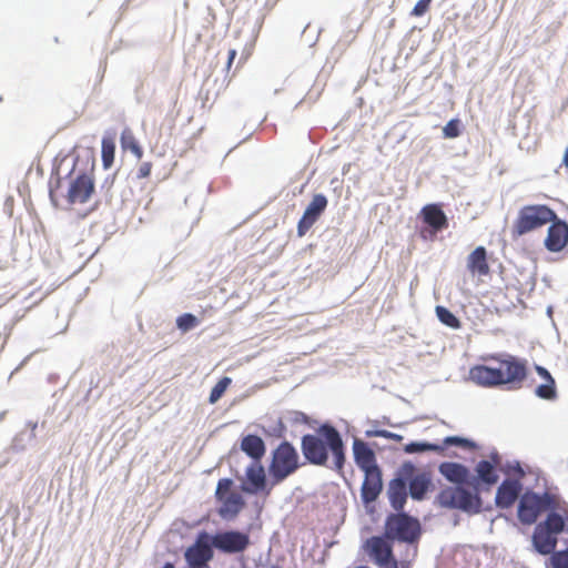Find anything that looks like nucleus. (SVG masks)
<instances>
[{
    "mask_svg": "<svg viewBox=\"0 0 568 568\" xmlns=\"http://www.w3.org/2000/svg\"><path fill=\"white\" fill-rule=\"evenodd\" d=\"M467 268L471 274L485 276L490 267L487 261V251L484 246H477L467 257Z\"/></svg>",
    "mask_w": 568,
    "mask_h": 568,
    "instance_id": "obj_22",
    "label": "nucleus"
},
{
    "mask_svg": "<svg viewBox=\"0 0 568 568\" xmlns=\"http://www.w3.org/2000/svg\"><path fill=\"white\" fill-rule=\"evenodd\" d=\"M328 204L327 197L322 194H314L302 217L297 223V235L304 236L324 213Z\"/></svg>",
    "mask_w": 568,
    "mask_h": 568,
    "instance_id": "obj_13",
    "label": "nucleus"
},
{
    "mask_svg": "<svg viewBox=\"0 0 568 568\" xmlns=\"http://www.w3.org/2000/svg\"><path fill=\"white\" fill-rule=\"evenodd\" d=\"M246 486L243 490L250 494L264 493L270 495L271 488L266 485L265 469L261 462H254L246 468Z\"/></svg>",
    "mask_w": 568,
    "mask_h": 568,
    "instance_id": "obj_17",
    "label": "nucleus"
},
{
    "mask_svg": "<svg viewBox=\"0 0 568 568\" xmlns=\"http://www.w3.org/2000/svg\"><path fill=\"white\" fill-rule=\"evenodd\" d=\"M514 470L519 475V477L525 476V471L521 469L520 465L517 463V465L514 467Z\"/></svg>",
    "mask_w": 568,
    "mask_h": 568,
    "instance_id": "obj_42",
    "label": "nucleus"
},
{
    "mask_svg": "<svg viewBox=\"0 0 568 568\" xmlns=\"http://www.w3.org/2000/svg\"><path fill=\"white\" fill-rule=\"evenodd\" d=\"M301 450L305 460L315 466H327L328 453H332L333 467L342 471L345 464V448L338 430L329 425H321L314 434H306L301 439Z\"/></svg>",
    "mask_w": 568,
    "mask_h": 568,
    "instance_id": "obj_1",
    "label": "nucleus"
},
{
    "mask_svg": "<svg viewBox=\"0 0 568 568\" xmlns=\"http://www.w3.org/2000/svg\"><path fill=\"white\" fill-rule=\"evenodd\" d=\"M248 545V535L236 530L217 532L212 537V546L226 554L244 551Z\"/></svg>",
    "mask_w": 568,
    "mask_h": 568,
    "instance_id": "obj_12",
    "label": "nucleus"
},
{
    "mask_svg": "<svg viewBox=\"0 0 568 568\" xmlns=\"http://www.w3.org/2000/svg\"><path fill=\"white\" fill-rule=\"evenodd\" d=\"M385 536L393 540L414 542L420 536V524L407 514H393L386 520Z\"/></svg>",
    "mask_w": 568,
    "mask_h": 568,
    "instance_id": "obj_9",
    "label": "nucleus"
},
{
    "mask_svg": "<svg viewBox=\"0 0 568 568\" xmlns=\"http://www.w3.org/2000/svg\"><path fill=\"white\" fill-rule=\"evenodd\" d=\"M521 491V484L519 480H504L496 493V505L499 508L506 509L514 505Z\"/></svg>",
    "mask_w": 568,
    "mask_h": 568,
    "instance_id": "obj_18",
    "label": "nucleus"
},
{
    "mask_svg": "<svg viewBox=\"0 0 568 568\" xmlns=\"http://www.w3.org/2000/svg\"><path fill=\"white\" fill-rule=\"evenodd\" d=\"M430 2L432 0H419L413 8L410 14L414 17L424 16L429 10Z\"/></svg>",
    "mask_w": 568,
    "mask_h": 568,
    "instance_id": "obj_37",
    "label": "nucleus"
},
{
    "mask_svg": "<svg viewBox=\"0 0 568 568\" xmlns=\"http://www.w3.org/2000/svg\"><path fill=\"white\" fill-rule=\"evenodd\" d=\"M476 473L478 478L487 485H495L498 481V475L495 471V467L488 460H480L476 466Z\"/></svg>",
    "mask_w": 568,
    "mask_h": 568,
    "instance_id": "obj_28",
    "label": "nucleus"
},
{
    "mask_svg": "<svg viewBox=\"0 0 568 568\" xmlns=\"http://www.w3.org/2000/svg\"><path fill=\"white\" fill-rule=\"evenodd\" d=\"M405 453L407 454H414V453H422V452H443L444 446L437 445V444H429V443H409L404 447Z\"/></svg>",
    "mask_w": 568,
    "mask_h": 568,
    "instance_id": "obj_31",
    "label": "nucleus"
},
{
    "mask_svg": "<svg viewBox=\"0 0 568 568\" xmlns=\"http://www.w3.org/2000/svg\"><path fill=\"white\" fill-rule=\"evenodd\" d=\"M353 452L355 463L363 471L378 468L375 453L365 442L356 439Z\"/></svg>",
    "mask_w": 568,
    "mask_h": 568,
    "instance_id": "obj_20",
    "label": "nucleus"
},
{
    "mask_svg": "<svg viewBox=\"0 0 568 568\" xmlns=\"http://www.w3.org/2000/svg\"><path fill=\"white\" fill-rule=\"evenodd\" d=\"M231 383H232V379L230 377H227V376L222 377L212 388L210 397H209V402L211 404L216 403L223 396V394L225 393L227 387L231 385Z\"/></svg>",
    "mask_w": 568,
    "mask_h": 568,
    "instance_id": "obj_32",
    "label": "nucleus"
},
{
    "mask_svg": "<svg viewBox=\"0 0 568 568\" xmlns=\"http://www.w3.org/2000/svg\"><path fill=\"white\" fill-rule=\"evenodd\" d=\"M151 171H152V163L151 162H143V163L140 164V166L138 169L136 178L138 179H146V178L150 176Z\"/></svg>",
    "mask_w": 568,
    "mask_h": 568,
    "instance_id": "obj_38",
    "label": "nucleus"
},
{
    "mask_svg": "<svg viewBox=\"0 0 568 568\" xmlns=\"http://www.w3.org/2000/svg\"><path fill=\"white\" fill-rule=\"evenodd\" d=\"M302 466L296 448L287 440L282 442L273 452L268 466L272 484L284 481Z\"/></svg>",
    "mask_w": 568,
    "mask_h": 568,
    "instance_id": "obj_5",
    "label": "nucleus"
},
{
    "mask_svg": "<svg viewBox=\"0 0 568 568\" xmlns=\"http://www.w3.org/2000/svg\"><path fill=\"white\" fill-rule=\"evenodd\" d=\"M436 315L438 320L446 326L458 329L462 326L460 321L446 307L444 306H437L436 307Z\"/></svg>",
    "mask_w": 568,
    "mask_h": 568,
    "instance_id": "obj_30",
    "label": "nucleus"
},
{
    "mask_svg": "<svg viewBox=\"0 0 568 568\" xmlns=\"http://www.w3.org/2000/svg\"><path fill=\"white\" fill-rule=\"evenodd\" d=\"M459 120L458 119H452L447 122V124L443 129L444 136L447 139H454L459 136L460 130H459Z\"/></svg>",
    "mask_w": 568,
    "mask_h": 568,
    "instance_id": "obj_34",
    "label": "nucleus"
},
{
    "mask_svg": "<svg viewBox=\"0 0 568 568\" xmlns=\"http://www.w3.org/2000/svg\"><path fill=\"white\" fill-rule=\"evenodd\" d=\"M185 560L191 568H203L213 557V550L207 542V535L202 534L194 545L189 547L184 554Z\"/></svg>",
    "mask_w": 568,
    "mask_h": 568,
    "instance_id": "obj_15",
    "label": "nucleus"
},
{
    "mask_svg": "<svg viewBox=\"0 0 568 568\" xmlns=\"http://www.w3.org/2000/svg\"><path fill=\"white\" fill-rule=\"evenodd\" d=\"M120 143H121V146L123 150L130 151L139 160L142 159L143 149L140 145L139 141L136 140V138L133 134L131 129L125 128L121 132Z\"/></svg>",
    "mask_w": 568,
    "mask_h": 568,
    "instance_id": "obj_27",
    "label": "nucleus"
},
{
    "mask_svg": "<svg viewBox=\"0 0 568 568\" xmlns=\"http://www.w3.org/2000/svg\"><path fill=\"white\" fill-rule=\"evenodd\" d=\"M251 53H252V49H251V48H250V49H245V50L242 52V57H241L240 62H243V63H244V62L248 59V57L251 55Z\"/></svg>",
    "mask_w": 568,
    "mask_h": 568,
    "instance_id": "obj_40",
    "label": "nucleus"
},
{
    "mask_svg": "<svg viewBox=\"0 0 568 568\" xmlns=\"http://www.w3.org/2000/svg\"><path fill=\"white\" fill-rule=\"evenodd\" d=\"M550 226L548 227L547 235L545 239V247L552 253H558L562 251L568 244V224L558 219L549 222Z\"/></svg>",
    "mask_w": 568,
    "mask_h": 568,
    "instance_id": "obj_14",
    "label": "nucleus"
},
{
    "mask_svg": "<svg viewBox=\"0 0 568 568\" xmlns=\"http://www.w3.org/2000/svg\"><path fill=\"white\" fill-rule=\"evenodd\" d=\"M551 564L554 568H568V550L552 552Z\"/></svg>",
    "mask_w": 568,
    "mask_h": 568,
    "instance_id": "obj_35",
    "label": "nucleus"
},
{
    "mask_svg": "<svg viewBox=\"0 0 568 568\" xmlns=\"http://www.w3.org/2000/svg\"><path fill=\"white\" fill-rule=\"evenodd\" d=\"M236 54H237V51L236 49H230L229 50V57H227V62H226V70L229 71L236 58Z\"/></svg>",
    "mask_w": 568,
    "mask_h": 568,
    "instance_id": "obj_39",
    "label": "nucleus"
},
{
    "mask_svg": "<svg viewBox=\"0 0 568 568\" xmlns=\"http://www.w3.org/2000/svg\"><path fill=\"white\" fill-rule=\"evenodd\" d=\"M535 371L544 379V384L535 389L537 397L546 400H554L557 398L556 382L551 374L542 366L536 365Z\"/></svg>",
    "mask_w": 568,
    "mask_h": 568,
    "instance_id": "obj_23",
    "label": "nucleus"
},
{
    "mask_svg": "<svg viewBox=\"0 0 568 568\" xmlns=\"http://www.w3.org/2000/svg\"><path fill=\"white\" fill-rule=\"evenodd\" d=\"M162 568H175L173 564L166 562Z\"/></svg>",
    "mask_w": 568,
    "mask_h": 568,
    "instance_id": "obj_44",
    "label": "nucleus"
},
{
    "mask_svg": "<svg viewBox=\"0 0 568 568\" xmlns=\"http://www.w3.org/2000/svg\"><path fill=\"white\" fill-rule=\"evenodd\" d=\"M556 219V212L547 205L534 204L523 206L511 226L513 239L539 230Z\"/></svg>",
    "mask_w": 568,
    "mask_h": 568,
    "instance_id": "obj_4",
    "label": "nucleus"
},
{
    "mask_svg": "<svg viewBox=\"0 0 568 568\" xmlns=\"http://www.w3.org/2000/svg\"><path fill=\"white\" fill-rule=\"evenodd\" d=\"M95 192L94 179L89 173H80L71 178L67 187L63 190L60 182L50 190L51 201L55 206H68L85 204Z\"/></svg>",
    "mask_w": 568,
    "mask_h": 568,
    "instance_id": "obj_3",
    "label": "nucleus"
},
{
    "mask_svg": "<svg viewBox=\"0 0 568 568\" xmlns=\"http://www.w3.org/2000/svg\"><path fill=\"white\" fill-rule=\"evenodd\" d=\"M424 222L435 231L447 227L448 222L444 211L437 204H427L422 209Z\"/></svg>",
    "mask_w": 568,
    "mask_h": 568,
    "instance_id": "obj_24",
    "label": "nucleus"
},
{
    "mask_svg": "<svg viewBox=\"0 0 568 568\" xmlns=\"http://www.w3.org/2000/svg\"><path fill=\"white\" fill-rule=\"evenodd\" d=\"M115 143L113 138L104 136L101 142V159L104 169L112 166L114 162Z\"/></svg>",
    "mask_w": 568,
    "mask_h": 568,
    "instance_id": "obj_29",
    "label": "nucleus"
},
{
    "mask_svg": "<svg viewBox=\"0 0 568 568\" xmlns=\"http://www.w3.org/2000/svg\"><path fill=\"white\" fill-rule=\"evenodd\" d=\"M382 435L386 438H392V439H396V440H399L402 438L400 435H396V434L388 433V432H383Z\"/></svg>",
    "mask_w": 568,
    "mask_h": 568,
    "instance_id": "obj_41",
    "label": "nucleus"
},
{
    "mask_svg": "<svg viewBox=\"0 0 568 568\" xmlns=\"http://www.w3.org/2000/svg\"><path fill=\"white\" fill-rule=\"evenodd\" d=\"M400 475L405 481L409 480V495L415 500H423L433 486L432 474L429 471L416 473V467L412 463H405L402 466Z\"/></svg>",
    "mask_w": 568,
    "mask_h": 568,
    "instance_id": "obj_11",
    "label": "nucleus"
},
{
    "mask_svg": "<svg viewBox=\"0 0 568 568\" xmlns=\"http://www.w3.org/2000/svg\"><path fill=\"white\" fill-rule=\"evenodd\" d=\"M365 478L362 485V499L364 503L374 501L382 491V473L379 468L365 470Z\"/></svg>",
    "mask_w": 568,
    "mask_h": 568,
    "instance_id": "obj_19",
    "label": "nucleus"
},
{
    "mask_svg": "<svg viewBox=\"0 0 568 568\" xmlns=\"http://www.w3.org/2000/svg\"><path fill=\"white\" fill-rule=\"evenodd\" d=\"M565 519L558 513H549L544 521L536 525L532 544L536 550L541 555H550L554 552L558 535L565 529Z\"/></svg>",
    "mask_w": 568,
    "mask_h": 568,
    "instance_id": "obj_6",
    "label": "nucleus"
},
{
    "mask_svg": "<svg viewBox=\"0 0 568 568\" xmlns=\"http://www.w3.org/2000/svg\"><path fill=\"white\" fill-rule=\"evenodd\" d=\"M369 555L379 568H398L393 557L392 546L382 537H372L367 540Z\"/></svg>",
    "mask_w": 568,
    "mask_h": 568,
    "instance_id": "obj_16",
    "label": "nucleus"
},
{
    "mask_svg": "<svg viewBox=\"0 0 568 568\" xmlns=\"http://www.w3.org/2000/svg\"><path fill=\"white\" fill-rule=\"evenodd\" d=\"M438 506L447 509H459L468 514H477L481 509V498L462 486L443 488L436 497Z\"/></svg>",
    "mask_w": 568,
    "mask_h": 568,
    "instance_id": "obj_7",
    "label": "nucleus"
},
{
    "mask_svg": "<svg viewBox=\"0 0 568 568\" xmlns=\"http://www.w3.org/2000/svg\"><path fill=\"white\" fill-rule=\"evenodd\" d=\"M562 164L568 169V146L566 148L564 153Z\"/></svg>",
    "mask_w": 568,
    "mask_h": 568,
    "instance_id": "obj_43",
    "label": "nucleus"
},
{
    "mask_svg": "<svg viewBox=\"0 0 568 568\" xmlns=\"http://www.w3.org/2000/svg\"><path fill=\"white\" fill-rule=\"evenodd\" d=\"M241 449L250 456L254 462H261L265 455V444L257 435H246L241 440Z\"/></svg>",
    "mask_w": 568,
    "mask_h": 568,
    "instance_id": "obj_25",
    "label": "nucleus"
},
{
    "mask_svg": "<svg viewBox=\"0 0 568 568\" xmlns=\"http://www.w3.org/2000/svg\"><path fill=\"white\" fill-rule=\"evenodd\" d=\"M388 496L393 508L397 511L403 510L407 499V485L404 477L390 481Z\"/></svg>",
    "mask_w": 568,
    "mask_h": 568,
    "instance_id": "obj_26",
    "label": "nucleus"
},
{
    "mask_svg": "<svg viewBox=\"0 0 568 568\" xmlns=\"http://www.w3.org/2000/svg\"><path fill=\"white\" fill-rule=\"evenodd\" d=\"M214 497L219 504L217 514L223 519H234L245 507V500L231 478L217 481Z\"/></svg>",
    "mask_w": 568,
    "mask_h": 568,
    "instance_id": "obj_8",
    "label": "nucleus"
},
{
    "mask_svg": "<svg viewBox=\"0 0 568 568\" xmlns=\"http://www.w3.org/2000/svg\"><path fill=\"white\" fill-rule=\"evenodd\" d=\"M439 473L450 483L460 486L468 481L469 470L459 463L446 462L439 465Z\"/></svg>",
    "mask_w": 568,
    "mask_h": 568,
    "instance_id": "obj_21",
    "label": "nucleus"
},
{
    "mask_svg": "<svg viewBox=\"0 0 568 568\" xmlns=\"http://www.w3.org/2000/svg\"><path fill=\"white\" fill-rule=\"evenodd\" d=\"M491 358L499 362V367L475 365L469 369V378L483 387H496L505 384L517 385L518 387L527 377L525 361L508 355L504 359Z\"/></svg>",
    "mask_w": 568,
    "mask_h": 568,
    "instance_id": "obj_2",
    "label": "nucleus"
},
{
    "mask_svg": "<svg viewBox=\"0 0 568 568\" xmlns=\"http://www.w3.org/2000/svg\"><path fill=\"white\" fill-rule=\"evenodd\" d=\"M554 498L548 493L538 495L536 493H525L518 505V519L524 525H532L541 513L551 508Z\"/></svg>",
    "mask_w": 568,
    "mask_h": 568,
    "instance_id": "obj_10",
    "label": "nucleus"
},
{
    "mask_svg": "<svg viewBox=\"0 0 568 568\" xmlns=\"http://www.w3.org/2000/svg\"><path fill=\"white\" fill-rule=\"evenodd\" d=\"M450 445L459 446L463 448H473L474 447V444L470 440H468L466 438L456 437V436H449L444 439V446H450Z\"/></svg>",
    "mask_w": 568,
    "mask_h": 568,
    "instance_id": "obj_36",
    "label": "nucleus"
},
{
    "mask_svg": "<svg viewBox=\"0 0 568 568\" xmlns=\"http://www.w3.org/2000/svg\"><path fill=\"white\" fill-rule=\"evenodd\" d=\"M176 325L182 332H189L199 325V320L191 313H184L176 318Z\"/></svg>",
    "mask_w": 568,
    "mask_h": 568,
    "instance_id": "obj_33",
    "label": "nucleus"
}]
</instances>
